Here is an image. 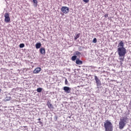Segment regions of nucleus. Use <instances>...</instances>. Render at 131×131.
<instances>
[{
	"instance_id": "nucleus-1",
	"label": "nucleus",
	"mask_w": 131,
	"mask_h": 131,
	"mask_svg": "<svg viewBox=\"0 0 131 131\" xmlns=\"http://www.w3.org/2000/svg\"><path fill=\"white\" fill-rule=\"evenodd\" d=\"M117 52L121 65L122 64V62L124 61V57H125L126 54V49L124 48V42H123L122 40H120L118 45Z\"/></svg>"
},
{
	"instance_id": "nucleus-2",
	"label": "nucleus",
	"mask_w": 131,
	"mask_h": 131,
	"mask_svg": "<svg viewBox=\"0 0 131 131\" xmlns=\"http://www.w3.org/2000/svg\"><path fill=\"white\" fill-rule=\"evenodd\" d=\"M128 121V119L127 117H123L122 119H120V121L119 122V128L120 129H122L125 126V124Z\"/></svg>"
},
{
	"instance_id": "nucleus-3",
	"label": "nucleus",
	"mask_w": 131,
	"mask_h": 131,
	"mask_svg": "<svg viewBox=\"0 0 131 131\" xmlns=\"http://www.w3.org/2000/svg\"><path fill=\"white\" fill-rule=\"evenodd\" d=\"M104 125L105 131H113V126L112 125V123H111V122L106 120L105 123H104Z\"/></svg>"
},
{
	"instance_id": "nucleus-4",
	"label": "nucleus",
	"mask_w": 131,
	"mask_h": 131,
	"mask_svg": "<svg viewBox=\"0 0 131 131\" xmlns=\"http://www.w3.org/2000/svg\"><path fill=\"white\" fill-rule=\"evenodd\" d=\"M61 11L63 14H67L68 13H69V8L66 6H63L61 8Z\"/></svg>"
},
{
	"instance_id": "nucleus-5",
	"label": "nucleus",
	"mask_w": 131,
	"mask_h": 131,
	"mask_svg": "<svg viewBox=\"0 0 131 131\" xmlns=\"http://www.w3.org/2000/svg\"><path fill=\"white\" fill-rule=\"evenodd\" d=\"M95 80L96 82L97 86H100L102 85V83H101V81L99 79V78L97 76H94Z\"/></svg>"
},
{
	"instance_id": "nucleus-6",
	"label": "nucleus",
	"mask_w": 131,
	"mask_h": 131,
	"mask_svg": "<svg viewBox=\"0 0 131 131\" xmlns=\"http://www.w3.org/2000/svg\"><path fill=\"white\" fill-rule=\"evenodd\" d=\"M63 90L67 94H70V92H71V88L68 86H64Z\"/></svg>"
},
{
	"instance_id": "nucleus-7",
	"label": "nucleus",
	"mask_w": 131,
	"mask_h": 131,
	"mask_svg": "<svg viewBox=\"0 0 131 131\" xmlns=\"http://www.w3.org/2000/svg\"><path fill=\"white\" fill-rule=\"evenodd\" d=\"M41 71V68H36L33 71V73L34 74H37V73H39Z\"/></svg>"
},
{
	"instance_id": "nucleus-8",
	"label": "nucleus",
	"mask_w": 131,
	"mask_h": 131,
	"mask_svg": "<svg viewBox=\"0 0 131 131\" xmlns=\"http://www.w3.org/2000/svg\"><path fill=\"white\" fill-rule=\"evenodd\" d=\"M47 106L49 109H54V106L50 101L47 102Z\"/></svg>"
},
{
	"instance_id": "nucleus-9",
	"label": "nucleus",
	"mask_w": 131,
	"mask_h": 131,
	"mask_svg": "<svg viewBox=\"0 0 131 131\" xmlns=\"http://www.w3.org/2000/svg\"><path fill=\"white\" fill-rule=\"evenodd\" d=\"M82 61L79 60V59H77L76 60V64L77 65H82Z\"/></svg>"
},
{
	"instance_id": "nucleus-10",
	"label": "nucleus",
	"mask_w": 131,
	"mask_h": 131,
	"mask_svg": "<svg viewBox=\"0 0 131 131\" xmlns=\"http://www.w3.org/2000/svg\"><path fill=\"white\" fill-rule=\"evenodd\" d=\"M39 51L42 55H45L46 54V49H45V48H40Z\"/></svg>"
},
{
	"instance_id": "nucleus-11",
	"label": "nucleus",
	"mask_w": 131,
	"mask_h": 131,
	"mask_svg": "<svg viewBox=\"0 0 131 131\" xmlns=\"http://www.w3.org/2000/svg\"><path fill=\"white\" fill-rule=\"evenodd\" d=\"M5 21L6 22V23H9L10 21H11V19L10 18V17H5Z\"/></svg>"
},
{
	"instance_id": "nucleus-12",
	"label": "nucleus",
	"mask_w": 131,
	"mask_h": 131,
	"mask_svg": "<svg viewBox=\"0 0 131 131\" xmlns=\"http://www.w3.org/2000/svg\"><path fill=\"white\" fill-rule=\"evenodd\" d=\"M33 2L34 4V7H37V0H33Z\"/></svg>"
},
{
	"instance_id": "nucleus-13",
	"label": "nucleus",
	"mask_w": 131,
	"mask_h": 131,
	"mask_svg": "<svg viewBox=\"0 0 131 131\" xmlns=\"http://www.w3.org/2000/svg\"><path fill=\"white\" fill-rule=\"evenodd\" d=\"M41 47V43H37L36 44V48L37 49H39Z\"/></svg>"
},
{
	"instance_id": "nucleus-14",
	"label": "nucleus",
	"mask_w": 131,
	"mask_h": 131,
	"mask_svg": "<svg viewBox=\"0 0 131 131\" xmlns=\"http://www.w3.org/2000/svg\"><path fill=\"white\" fill-rule=\"evenodd\" d=\"M75 35H76V36L75 37L74 39H75V40H76V39H77V38H79L80 34V33L76 34Z\"/></svg>"
},
{
	"instance_id": "nucleus-15",
	"label": "nucleus",
	"mask_w": 131,
	"mask_h": 131,
	"mask_svg": "<svg viewBox=\"0 0 131 131\" xmlns=\"http://www.w3.org/2000/svg\"><path fill=\"white\" fill-rule=\"evenodd\" d=\"M42 91V88H39L37 89V93H41Z\"/></svg>"
},
{
	"instance_id": "nucleus-16",
	"label": "nucleus",
	"mask_w": 131,
	"mask_h": 131,
	"mask_svg": "<svg viewBox=\"0 0 131 131\" xmlns=\"http://www.w3.org/2000/svg\"><path fill=\"white\" fill-rule=\"evenodd\" d=\"M76 58H77V56L74 55L72 57V61H75L76 60Z\"/></svg>"
},
{
	"instance_id": "nucleus-17",
	"label": "nucleus",
	"mask_w": 131,
	"mask_h": 131,
	"mask_svg": "<svg viewBox=\"0 0 131 131\" xmlns=\"http://www.w3.org/2000/svg\"><path fill=\"white\" fill-rule=\"evenodd\" d=\"M24 47H25V45H24V43H20L19 45V48H24Z\"/></svg>"
},
{
	"instance_id": "nucleus-18",
	"label": "nucleus",
	"mask_w": 131,
	"mask_h": 131,
	"mask_svg": "<svg viewBox=\"0 0 131 131\" xmlns=\"http://www.w3.org/2000/svg\"><path fill=\"white\" fill-rule=\"evenodd\" d=\"M75 54L76 55H77V56L79 55H81V53L80 52H79V51H76L75 52Z\"/></svg>"
},
{
	"instance_id": "nucleus-19",
	"label": "nucleus",
	"mask_w": 131,
	"mask_h": 131,
	"mask_svg": "<svg viewBox=\"0 0 131 131\" xmlns=\"http://www.w3.org/2000/svg\"><path fill=\"white\" fill-rule=\"evenodd\" d=\"M4 17H10V14L8 13H6L5 14Z\"/></svg>"
},
{
	"instance_id": "nucleus-20",
	"label": "nucleus",
	"mask_w": 131,
	"mask_h": 131,
	"mask_svg": "<svg viewBox=\"0 0 131 131\" xmlns=\"http://www.w3.org/2000/svg\"><path fill=\"white\" fill-rule=\"evenodd\" d=\"M93 42H94V43H96V42H97V38H94L93 39Z\"/></svg>"
},
{
	"instance_id": "nucleus-21",
	"label": "nucleus",
	"mask_w": 131,
	"mask_h": 131,
	"mask_svg": "<svg viewBox=\"0 0 131 131\" xmlns=\"http://www.w3.org/2000/svg\"><path fill=\"white\" fill-rule=\"evenodd\" d=\"M38 123H39V124H40V125H41V126H43V123H42V122L39 121Z\"/></svg>"
},
{
	"instance_id": "nucleus-22",
	"label": "nucleus",
	"mask_w": 131,
	"mask_h": 131,
	"mask_svg": "<svg viewBox=\"0 0 131 131\" xmlns=\"http://www.w3.org/2000/svg\"><path fill=\"white\" fill-rule=\"evenodd\" d=\"M83 2L84 3H85V4H88V3H89V2H90V0H83Z\"/></svg>"
},
{
	"instance_id": "nucleus-23",
	"label": "nucleus",
	"mask_w": 131,
	"mask_h": 131,
	"mask_svg": "<svg viewBox=\"0 0 131 131\" xmlns=\"http://www.w3.org/2000/svg\"><path fill=\"white\" fill-rule=\"evenodd\" d=\"M65 84H68V81L67 80V79H66L65 80Z\"/></svg>"
},
{
	"instance_id": "nucleus-24",
	"label": "nucleus",
	"mask_w": 131,
	"mask_h": 131,
	"mask_svg": "<svg viewBox=\"0 0 131 131\" xmlns=\"http://www.w3.org/2000/svg\"><path fill=\"white\" fill-rule=\"evenodd\" d=\"M104 17H108V14H105Z\"/></svg>"
},
{
	"instance_id": "nucleus-25",
	"label": "nucleus",
	"mask_w": 131,
	"mask_h": 131,
	"mask_svg": "<svg viewBox=\"0 0 131 131\" xmlns=\"http://www.w3.org/2000/svg\"><path fill=\"white\" fill-rule=\"evenodd\" d=\"M2 93V89H0V94Z\"/></svg>"
},
{
	"instance_id": "nucleus-26",
	"label": "nucleus",
	"mask_w": 131,
	"mask_h": 131,
	"mask_svg": "<svg viewBox=\"0 0 131 131\" xmlns=\"http://www.w3.org/2000/svg\"><path fill=\"white\" fill-rule=\"evenodd\" d=\"M38 120H39V121H40V118L38 119Z\"/></svg>"
},
{
	"instance_id": "nucleus-27",
	"label": "nucleus",
	"mask_w": 131,
	"mask_h": 131,
	"mask_svg": "<svg viewBox=\"0 0 131 131\" xmlns=\"http://www.w3.org/2000/svg\"><path fill=\"white\" fill-rule=\"evenodd\" d=\"M24 127H27V126H24Z\"/></svg>"
},
{
	"instance_id": "nucleus-28",
	"label": "nucleus",
	"mask_w": 131,
	"mask_h": 131,
	"mask_svg": "<svg viewBox=\"0 0 131 131\" xmlns=\"http://www.w3.org/2000/svg\"><path fill=\"white\" fill-rule=\"evenodd\" d=\"M129 1L131 2V0H129Z\"/></svg>"
}]
</instances>
